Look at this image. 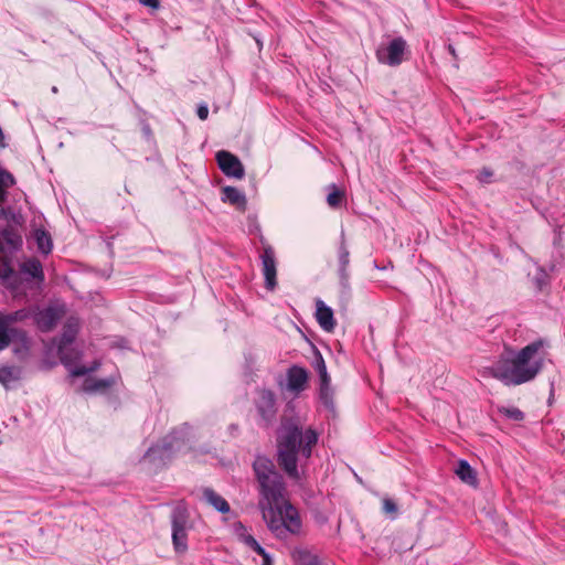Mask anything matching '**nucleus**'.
Returning a JSON list of instances; mask_svg holds the SVG:
<instances>
[{
  "label": "nucleus",
  "mask_w": 565,
  "mask_h": 565,
  "mask_svg": "<svg viewBox=\"0 0 565 565\" xmlns=\"http://www.w3.org/2000/svg\"><path fill=\"white\" fill-rule=\"evenodd\" d=\"M350 264V252L345 245L344 239L341 241L339 246V276L342 286L347 287L349 281L348 267Z\"/></svg>",
  "instance_id": "obj_19"
},
{
  "label": "nucleus",
  "mask_w": 565,
  "mask_h": 565,
  "mask_svg": "<svg viewBox=\"0 0 565 565\" xmlns=\"http://www.w3.org/2000/svg\"><path fill=\"white\" fill-rule=\"evenodd\" d=\"M291 558L295 565H318V556L311 551L302 547H296L291 552Z\"/></svg>",
  "instance_id": "obj_22"
},
{
  "label": "nucleus",
  "mask_w": 565,
  "mask_h": 565,
  "mask_svg": "<svg viewBox=\"0 0 565 565\" xmlns=\"http://www.w3.org/2000/svg\"><path fill=\"white\" fill-rule=\"evenodd\" d=\"M13 270L9 265H4L0 267V278H9L12 275Z\"/></svg>",
  "instance_id": "obj_39"
},
{
  "label": "nucleus",
  "mask_w": 565,
  "mask_h": 565,
  "mask_svg": "<svg viewBox=\"0 0 565 565\" xmlns=\"http://www.w3.org/2000/svg\"><path fill=\"white\" fill-rule=\"evenodd\" d=\"M319 440L318 431L311 426L303 428L296 418L284 417L277 430V461L285 473L294 481L301 479V469L312 456Z\"/></svg>",
  "instance_id": "obj_1"
},
{
  "label": "nucleus",
  "mask_w": 565,
  "mask_h": 565,
  "mask_svg": "<svg viewBox=\"0 0 565 565\" xmlns=\"http://www.w3.org/2000/svg\"><path fill=\"white\" fill-rule=\"evenodd\" d=\"M316 318L319 326L327 332H332L335 328L333 311L322 300L316 301Z\"/></svg>",
  "instance_id": "obj_12"
},
{
  "label": "nucleus",
  "mask_w": 565,
  "mask_h": 565,
  "mask_svg": "<svg viewBox=\"0 0 565 565\" xmlns=\"http://www.w3.org/2000/svg\"><path fill=\"white\" fill-rule=\"evenodd\" d=\"M329 188L331 191L327 196V203L330 207L338 209L345 202V192L335 184H331Z\"/></svg>",
  "instance_id": "obj_26"
},
{
  "label": "nucleus",
  "mask_w": 565,
  "mask_h": 565,
  "mask_svg": "<svg viewBox=\"0 0 565 565\" xmlns=\"http://www.w3.org/2000/svg\"><path fill=\"white\" fill-rule=\"evenodd\" d=\"M29 317L26 309H19L9 313H0V318L9 326L13 327L14 323L24 321Z\"/></svg>",
  "instance_id": "obj_28"
},
{
  "label": "nucleus",
  "mask_w": 565,
  "mask_h": 565,
  "mask_svg": "<svg viewBox=\"0 0 565 565\" xmlns=\"http://www.w3.org/2000/svg\"><path fill=\"white\" fill-rule=\"evenodd\" d=\"M64 315L65 310L63 307L50 306L47 308H44L36 315V324L41 331H51L63 318Z\"/></svg>",
  "instance_id": "obj_10"
},
{
  "label": "nucleus",
  "mask_w": 565,
  "mask_h": 565,
  "mask_svg": "<svg viewBox=\"0 0 565 565\" xmlns=\"http://www.w3.org/2000/svg\"><path fill=\"white\" fill-rule=\"evenodd\" d=\"M448 51H449V53H450L454 57H456V56H457V55H456L455 47H454L451 44H449V45H448Z\"/></svg>",
  "instance_id": "obj_45"
},
{
  "label": "nucleus",
  "mask_w": 565,
  "mask_h": 565,
  "mask_svg": "<svg viewBox=\"0 0 565 565\" xmlns=\"http://www.w3.org/2000/svg\"><path fill=\"white\" fill-rule=\"evenodd\" d=\"M179 449L180 446L175 437L168 436L161 444L150 447L145 454L143 459L149 460L156 466H166Z\"/></svg>",
  "instance_id": "obj_7"
},
{
  "label": "nucleus",
  "mask_w": 565,
  "mask_h": 565,
  "mask_svg": "<svg viewBox=\"0 0 565 565\" xmlns=\"http://www.w3.org/2000/svg\"><path fill=\"white\" fill-rule=\"evenodd\" d=\"M141 131L146 139H148V140L152 139V137H153L152 129H151L149 122H147L146 120L141 121Z\"/></svg>",
  "instance_id": "obj_36"
},
{
  "label": "nucleus",
  "mask_w": 565,
  "mask_h": 565,
  "mask_svg": "<svg viewBox=\"0 0 565 565\" xmlns=\"http://www.w3.org/2000/svg\"><path fill=\"white\" fill-rule=\"evenodd\" d=\"M244 543L249 546L254 552H256L258 555L265 554V548L260 546V544L255 540L252 535H244L243 536Z\"/></svg>",
  "instance_id": "obj_32"
},
{
  "label": "nucleus",
  "mask_w": 565,
  "mask_h": 565,
  "mask_svg": "<svg viewBox=\"0 0 565 565\" xmlns=\"http://www.w3.org/2000/svg\"><path fill=\"white\" fill-rule=\"evenodd\" d=\"M263 250L259 255L262 262V271L265 277V288L269 291L277 287V260L271 245L262 236Z\"/></svg>",
  "instance_id": "obj_5"
},
{
  "label": "nucleus",
  "mask_w": 565,
  "mask_h": 565,
  "mask_svg": "<svg viewBox=\"0 0 565 565\" xmlns=\"http://www.w3.org/2000/svg\"><path fill=\"white\" fill-rule=\"evenodd\" d=\"M0 238L3 246V250L6 249V246L9 249L17 250L22 246V237L11 225H8L0 232Z\"/></svg>",
  "instance_id": "obj_18"
},
{
  "label": "nucleus",
  "mask_w": 565,
  "mask_h": 565,
  "mask_svg": "<svg viewBox=\"0 0 565 565\" xmlns=\"http://www.w3.org/2000/svg\"><path fill=\"white\" fill-rule=\"evenodd\" d=\"M216 160L222 172L227 177L242 179L245 174L239 159L228 151L221 150L216 153Z\"/></svg>",
  "instance_id": "obj_9"
},
{
  "label": "nucleus",
  "mask_w": 565,
  "mask_h": 565,
  "mask_svg": "<svg viewBox=\"0 0 565 565\" xmlns=\"http://www.w3.org/2000/svg\"><path fill=\"white\" fill-rule=\"evenodd\" d=\"M13 177L11 173L4 170H0V202L3 201L6 195V188L13 184Z\"/></svg>",
  "instance_id": "obj_31"
},
{
  "label": "nucleus",
  "mask_w": 565,
  "mask_h": 565,
  "mask_svg": "<svg viewBox=\"0 0 565 565\" xmlns=\"http://www.w3.org/2000/svg\"><path fill=\"white\" fill-rule=\"evenodd\" d=\"M86 374H89V370L86 366H76L73 370H71V375L75 377L83 376Z\"/></svg>",
  "instance_id": "obj_37"
},
{
  "label": "nucleus",
  "mask_w": 565,
  "mask_h": 565,
  "mask_svg": "<svg viewBox=\"0 0 565 565\" xmlns=\"http://www.w3.org/2000/svg\"><path fill=\"white\" fill-rule=\"evenodd\" d=\"M499 413L504 415L507 418L514 422H521L524 419V413L518 407H499Z\"/></svg>",
  "instance_id": "obj_30"
},
{
  "label": "nucleus",
  "mask_w": 565,
  "mask_h": 565,
  "mask_svg": "<svg viewBox=\"0 0 565 565\" xmlns=\"http://www.w3.org/2000/svg\"><path fill=\"white\" fill-rule=\"evenodd\" d=\"M66 354L70 360L68 364L66 365V366H68L70 364H72L74 362V360L77 359V354L75 352H73V350H71L68 347H66Z\"/></svg>",
  "instance_id": "obj_41"
},
{
  "label": "nucleus",
  "mask_w": 565,
  "mask_h": 565,
  "mask_svg": "<svg viewBox=\"0 0 565 565\" xmlns=\"http://www.w3.org/2000/svg\"><path fill=\"white\" fill-rule=\"evenodd\" d=\"M188 530L172 529V544L177 553H184L188 550Z\"/></svg>",
  "instance_id": "obj_25"
},
{
  "label": "nucleus",
  "mask_w": 565,
  "mask_h": 565,
  "mask_svg": "<svg viewBox=\"0 0 565 565\" xmlns=\"http://www.w3.org/2000/svg\"><path fill=\"white\" fill-rule=\"evenodd\" d=\"M202 495L205 502L213 507L217 512L223 514L230 512L231 507L228 502L212 488H204L202 490Z\"/></svg>",
  "instance_id": "obj_16"
},
{
  "label": "nucleus",
  "mask_w": 565,
  "mask_h": 565,
  "mask_svg": "<svg viewBox=\"0 0 565 565\" xmlns=\"http://www.w3.org/2000/svg\"><path fill=\"white\" fill-rule=\"evenodd\" d=\"M254 472L259 484L262 499L259 508L277 507L286 499V486L282 476L274 462L267 457L258 456L253 463Z\"/></svg>",
  "instance_id": "obj_3"
},
{
  "label": "nucleus",
  "mask_w": 565,
  "mask_h": 565,
  "mask_svg": "<svg viewBox=\"0 0 565 565\" xmlns=\"http://www.w3.org/2000/svg\"><path fill=\"white\" fill-rule=\"evenodd\" d=\"M198 117L201 120H205L209 116V108L206 105H200L196 110Z\"/></svg>",
  "instance_id": "obj_38"
},
{
  "label": "nucleus",
  "mask_w": 565,
  "mask_h": 565,
  "mask_svg": "<svg viewBox=\"0 0 565 565\" xmlns=\"http://www.w3.org/2000/svg\"><path fill=\"white\" fill-rule=\"evenodd\" d=\"M23 274L30 275L32 278L43 281L44 273L41 262L38 258H29L20 265Z\"/></svg>",
  "instance_id": "obj_21"
},
{
  "label": "nucleus",
  "mask_w": 565,
  "mask_h": 565,
  "mask_svg": "<svg viewBox=\"0 0 565 565\" xmlns=\"http://www.w3.org/2000/svg\"><path fill=\"white\" fill-rule=\"evenodd\" d=\"M313 367L318 372L320 381L330 380V376L327 372L326 362L319 351H316Z\"/></svg>",
  "instance_id": "obj_29"
},
{
  "label": "nucleus",
  "mask_w": 565,
  "mask_h": 565,
  "mask_svg": "<svg viewBox=\"0 0 565 565\" xmlns=\"http://www.w3.org/2000/svg\"><path fill=\"white\" fill-rule=\"evenodd\" d=\"M308 371L305 367L292 365L287 370V387L292 393L302 392L308 382Z\"/></svg>",
  "instance_id": "obj_11"
},
{
  "label": "nucleus",
  "mask_w": 565,
  "mask_h": 565,
  "mask_svg": "<svg viewBox=\"0 0 565 565\" xmlns=\"http://www.w3.org/2000/svg\"><path fill=\"white\" fill-rule=\"evenodd\" d=\"M407 43L402 36L394 38L386 46L376 51L379 62L390 66H398L404 60Z\"/></svg>",
  "instance_id": "obj_8"
},
{
  "label": "nucleus",
  "mask_w": 565,
  "mask_h": 565,
  "mask_svg": "<svg viewBox=\"0 0 565 565\" xmlns=\"http://www.w3.org/2000/svg\"><path fill=\"white\" fill-rule=\"evenodd\" d=\"M99 366H100V362L96 360L87 369L89 370V373H93V372L97 371L99 369Z\"/></svg>",
  "instance_id": "obj_44"
},
{
  "label": "nucleus",
  "mask_w": 565,
  "mask_h": 565,
  "mask_svg": "<svg viewBox=\"0 0 565 565\" xmlns=\"http://www.w3.org/2000/svg\"><path fill=\"white\" fill-rule=\"evenodd\" d=\"M38 249L44 255H49L52 252L53 243L51 235L43 228H36L33 233Z\"/></svg>",
  "instance_id": "obj_24"
},
{
  "label": "nucleus",
  "mask_w": 565,
  "mask_h": 565,
  "mask_svg": "<svg viewBox=\"0 0 565 565\" xmlns=\"http://www.w3.org/2000/svg\"><path fill=\"white\" fill-rule=\"evenodd\" d=\"M545 277V274H542L541 277L536 278L537 287L540 290H542L543 286L546 285Z\"/></svg>",
  "instance_id": "obj_43"
},
{
  "label": "nucleus",
  "mask_w": 565,
  "mask_h": 565,
  "mask_svg": "<svg viewBox=\"0 0 565 565\" xmlns=\"http://www.w3.org/2000/svg\"><path fill=\"white\" fill-rule=\"evenodd\" d=\"M456 475L458 478L469 486H477L478 479L476 471L466 460H460L456 468Z\"/></svg>",
  "instance_id": "obj_23"
},
{
  "label": "nucleus",
  "mask_w": 565,
  "mask_h": 565,
  "mask_svg": "<svg viewBox=\"0 0 565 565\" xmlns=\"http://www.w3.org/2000/svg\"><path fill=\"white\" fill-rule=\"evenodd\" d=\"M75 338L76 330H74L71 326H67L61 337V342L57 350L60 360L64 365H67L70 362L66 354V347H70L74 342Z\"/></svg>",
  "instance_id": "obj_20"
},
{
  "label": "nucleus",
  "mask_w": 565,
  "mask_h": 565,
  "mask_svg": "<svg viewBox=\"0 0 565 565\" xmlns=\"http://www.w3.org/2000/svg\"><path fill=\"white\" fill-rule=\"evenodd\" d=\"M222 200L234 205L239 211L246 210V198L245 194L234 186H225L222 190Z\"/></svg>",
  "instance_id": "obj_17"
},
{
  "label": "nucleus",
  "mask_w": 565,
  "mask_h": 565,
  "mask_svg": "<svg viewBox=\"0 0 565 565\" xmlns=\"http://www.w3.org/2000/svg\"><path fill=\"white\" fill-rule=\"evenodd\" d=\"M493 175V172L491 169L489 168H483L480 172H479V175H478V180L481 182V183H489L491 181V178Z\"/></svg>",
  "instance_id": "obj_35"
},
{
  "label": "nucleus",
  "mask_w": 565,
  "mask_h": 565,
  "mask_svg": "<svg viewBox=\"0 0 565 565\" xmlns=\"http://www.w3.org/2000/svg\"><path fill=\"white\" fill-rule=\"evenodd\" d=\"M139 2L142 6L150 7L152 9H159V7H160V1L159 0H139Z\"/></svg>",
  "instance_id": "obj_40"
},
{
  "label": "nucleus",
  "mask_w": 565,
  "mask_h": 565,
  "mask_svg": "<svg viewBox=\"0 0 565 565\" xmlns=\"http://www.w3.org/2000/svg\"><path fill=\"white\" fill-rule=\"evenodd\" d=\"M262 514L267 527L277 539H286L288 533L300 535L302 532L299 511L287 498L277 507L263 508Z\"/></svg>",
  "instance_id": "obj_4"
},
{
  "label": "nucleus",
  "mask_w": 565,
  "mask_h": 565,
  "mask_svg": "<svg viewBox=\"0 0 565 565\" xmlns=\"http://www.w3.org/2000/svg\"><path fill=\"white\" fill-rule=\"evenodd\" d=\"M170 519L172 529H191L190 512L184 501L175 503L171 511Z\"/></svg>",
  "instance_id": "obj_13"
},
{
  "label": "nucleus",
  "mask_w": 565,
  "mask_h": 565,
  "mask_svg": "<svg viewBox=\"0 0 565 565\" xmlns=\"http://www.w3.org/2000/svg\"><path fill=\"white\" fill-rule=\"evenodd\" d=\"M119 379V375H111L106 379L87 377L83 383V391L86 393H104L113 387Z\"/></svg>",
  "instance_id": "obj_15"
},
{
  "label": "nucleus",
  "mask_w": 565,
  "mask_h": 565,
  "mask_svg": "<svg viewBox=\"0 0 565 565\" xmlns=\"http://www.w3.org/2000/svg\"><path fill=\"white\" fill-rule=\"evenodd\" d=\"M13 380V369L9 366H0V383L7 384Z\"/></svg>",
  "instance_id": "obj_34"
},
{
  "label": "nucleus",
  "mask_w": 565,
  "mask_h": 565,
  "mask_svg": "<svg viewBox=\"0 0 565 565\" xmlns=\"http://www.w3.org/2000/svg\"><path fill=\"white\" fill-rule=\"evenodd\" d=\"M546 341L537 339L522 348L511 359L501 358L490 367V374L505 385H521L532 381L543 369Z\"/></svg>",
  "instance_id": "obj_2"
},
{
  "label": "nucleus",
  "mask_w": 565,
  "mask_h": 565,
  "mask_svg": "<svg viewBox=\"0 0 565 565\" xmlns=\"http://www.w3.org/2000/svg\"><path fill=\"white\" fill-rule=\"evenodd\" d=\"M260 556L263 558L262 565H273V559L267 552H265V554H262Z\"/></svg>",
  "instance_id": "obj_42"
},
{
  "label": "nucleus",
  "mask_w": 565,
  "mask_h": 565,
  "mask_svg": "<svg viewBox=\"0 0 565 565\" xmlns=\"http://www.w3.org/2000/svg\"><path fill=\"white\" fill-rule=\"evenodd\" d=\"M382 509H383L384 513L391 514V515H393V518L396 515V513L398 511L397 504L395 503L394 500H392L390 498H384L382 500Z\"/></svg>",
  "instance_id": "obj_33"
},
{
  "label": "nucleus",
  "mask_w": 565,
  "mask_h": 565,
  "mask_svg": "<svg viewBox=\"0 0 565 565\" xmlns=\"http://www.w3.org/2000/svg\"><path fill=\"white\" fill-rule=\"evenodd\" d=\"M25 332L15 327H9L2 318H0V351L7 349L14 340H24Z\"/></svg>",
  "instance_id": "obj_14"
},
{
  "label": "nucleus",
  "mask_w": 565,
  "mask_h": 565,
  "mask_svg": "<svg viewBox=\"0 0 565 565\" xmlns=\"http://www.w3.org/2000/svg\"><path fill=\"white\" fill-rule=\"evenodd\" d=\"M257 413L260 417L263 427L271 426L277 416L276 395L273 391L263 388L258 391V397L255 401Z\"/></svg>",
  "instance_id": "obj_6"
},
{
  "label": "nucleus",
  "mask_w": 565,
  "mask_h": 565,
  "mask_svg": "<svg viewBox=\"0 0 565 565\" xmlns=\"http://www.w3.org/2000/svg\"><path fill=\"white\" fill-rule=\"evenodd\" d=\"M331 380L320 381L319 396L327 408H333V390L330 385Z\"/></svg>",
  "instance_id": "obj_27"
}]
</instances>
